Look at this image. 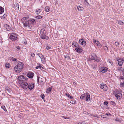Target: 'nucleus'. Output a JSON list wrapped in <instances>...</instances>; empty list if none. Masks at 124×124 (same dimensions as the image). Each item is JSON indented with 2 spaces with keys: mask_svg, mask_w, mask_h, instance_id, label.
I'll return each instance as SVG.
<instances>
[{
  "mask_svg": "<svg viewBox=\"0 0 124 124\" xmlns=\"http://www.w3.org/2000/svg\"><path fill=\"white\" fill-rule=\"evenodd\" d=\"M65 57L67 60H69L70 59V56L69 55H66L65 56Z\"/></svg>",
  "mask_w": 124,
  "mask_h": 124,
  "instance_id": "37",
  "label": "nucleus"
},
{
  "mask_svg": "<svg viewBox=\"0 0 124 124\" xmlns=\"http://www.w3.org/2000/svg\"><path fill=\"white\" fill-rule=\"evenodd\" d=\"M42 16L40 15H38L36 16V18L40 19L42 18Z\"/></svg>",
  "mask_w": 124,
  "mask_h": 124,
  "instance_id": "33",
  "label": "nucleus"
},
{
  "mask_svg": "<svg viewBox=\"0 0 124 124\" xmlns=\"http://www.w3.org/2000/svg\"><path fill=\"white\" fill-rule=\"evenodd\" d=\"M1 108L2 109L5 111H7V110L6 109L5 107L4 106H2L1 107Z\"/></svg>",
  "mask_w": 124,
  "mask_h": 124,
  "instance_id": "34",
  "label": "nucleus"
},
{
  "mask_svg": "<svg viewBox=\"0 0 124 124\" xmlns=\"http://www.w3.org/2000/svg\"><path fill=\"white\" fill-rule=\"evenodd\" d=\"M39 57L41 59L44 58V56L42 54H40V55Z\"/></svg>",
  "mask_w": 124,
  "mask_h": 124,
  "instance_id": "47",
  "label": "nucleus"
},
{
  "mask_svg": "<svg viewBox=\"0 0 124 124\" xmlns=\"http://www.w3.org/2000/svg\"><path fill=\"white\" fill-rule=\"evenodd\" d=\"M93 60H94L97 62L99 61V60L97 59V56L95 55H93Z\"/></svg>",
  "mask_w": 124,
  "mask_h": 124,
  "instance_id": "20",
  "label": "nucleus"
},
{
  "mask_svg": "<svg viewBox=\"0 0 124 124\" xmlns=\"http://www.w3.org/2000/svg\"><path fill=\"white\" fill-rule=\"evenodd\" d=\"M122 72H123V75L124 76V70H123L122 71Z\"/></svg>",
  "mask_w": 124,
  "mask_h": 124,
  "instance_id": "62",
  "label": "nucleus"
},
{
  "mask_svg": "<svg viewBox=\"0 0 124 124\" xmlns=\"http://www.w3.org/2000/svg\"><path fill=\"white\" fill-rule=\"evenodd\" d=\"M105 115H107L108 116H111V114L110 113H107Z\"/></svg>",
  "mask_w": 124,
  "mask_h": 124,
  "instance_id": "48",
  "label": "nucleus"
},
{
  "mask_svg": "<svg viewBox=\"0 0 124 124\" xmlns=\"http://www.w3.org/2000/svg\"><path fill=\"white\" fill-rule=\"evenodd\" d=\"M115 121H118V122H119L120 121L118 119V118H116L115 119Z\"/></svg>",
  "mask_w": 124,
  "mask_h": 124,
  "instance_id": "54",
  "label": "nucleus"
},
{
  "mask_svg": "<svg viewBox=\"0 0 124 124\" xmlns=\"http://www.w3.org/2000/svg\"><path fill=\"white\" fill-rule=\"evenodd\" d=\"M42 62L43 63H45V58L41 59Z\"/></svg>",
  "mask_w": 124,
  "mask_h": 124,
  "instance_id": "36",
  "label": "nucleus"
},
{
  "mask_svg": "<svg viewBox=\"0 0 124 124\" xmlns=\"http://www.w3.org/2000/svg\"><path fill=\"white\" fill-rule=\"evenodd\" d=\"M11 59L12 60V61H16L17 60V59L13 58V57L11 58Z\"/></svg>",
  "mask_w": 124,
  "mask_h": 124,
  "instance_id": "40",
  "label": "nucleus"
},
{
  "mask_svg": "<svg viewBox=\"0 0 124 124\" xmlns=\"http://www.w3.org/2000/svg\"><path fill=\"white\" fill-rule=\"evenodd\" d=\"M4 9L1 6H0V14H1L4 12Z\"/></svg>",
  "mask_w": 124,
  "mask_h": 124,
  "instance_id": "21",
  "label": "nucleus"
},
{
  "mask_svg": "<svg viewBox=\"0 0 124 124\" xmlns=\"http://www.w3.org/2000/svg\"><path fill=\"white\" fill-rule=\"evenodd\" d=\"M4 27L6 28L7 31H9L10 30L11 28L7 24H5L4 25Z\"/></svg>",
  "mask_w": 124,
  "mask_h": 124,
  "instance_id": "15",
  "label": "nucleus"
},
{
  "mask_svg": "<svg viewBox=\"0 0 124 124\" xmlns=\"http://www.w3.org/2000/svg\"><path fill=\"white\" fill-rule=\"evenodd\" d=\"M99 43H100V42L99 41H98L97 40L96 42L95 43V44L97 45Z\"/></svg>",
  "mask_w": 124,
  "mask_h": 124,
  "instance_id": "56",
  "label": "nucleus"
},
{
  "mask_svg": "<svg viewBox=\"0 0 124 124\" xmlns=\"http://www.w3.org/2000/svg\"><path fill=\"white\" fill-rule=\"evenodd\" d=\"M46 48L48 50L49 49H51V47H49L48 46H47Z\"/></svg>",
  "mask_w": 124,
  "mask_h": 124,
  "instance_id": "52",
  "label": "nucleus"
},
{
  "mask_svg": "<svg viewBox=\"0 0 124 124\" xmlns=\"http://www.w3.org/2000/svg\"><path fill=\"white\" fill-rule=\"evenodd\" d=\"M65 94L69 98L71 99L73 98V97L72 96H70L69 94L65 93Z\"/></svg>",
  "mask_w": 124,
  "mask_h": 124,
  "instance_id": "28",
  "label": "nucleus"
},
{
  "mask_svg": "<svg viewBox=\"0 0 124 124\" xmlns=\"http://www.w3.org/2000/svg\"><path fill=\"white\" fill-rule=\"evenodd\" d=\"M119 78L121 79H124V77L122 76H120L119 77Z\"/></svg>",
  "mask_w": 124,
  "mask_h": 124,
  "instance_id": "51",
  "label": "nucleus"
},
{
  "mask_svg": "<svg viewBox=\"0 0 124 124\" xmlns=\"http://www.w3.org/2000/svg\"><path fill=\"white\" fill-rule=\"evenodd\" d=\"M79 43L82 45L83 46H85L86 44V42L85 41H84L83 39H80L79 41Z\"/></svg>",
  "mask_w": 124,
  "mask_h": 124,
  "instance_id": "10",
  "label": "nucleus"
},
{
  "mask_svg": "<svg viewBox=\"0 0 124 124\" xmlns=\"http://www.w3.org/2000/svg\"><path fill=\"white\" fill-rule=\"evenodd\" d=\"M105 115H103L101 117H103V118H105Z\"/></svg>",
  "mask_w": 124,
  "mask_h": 124,
  "instance_id": "59",
  "label": "nucleus"
},
{
  "mask_svg": "<svg viewBox=\"0 0 124 124\" xmlns=\"http://www.w3.org/2000/svg\"><path fill=\"white\" fill-rule=\"evenodd\" d=\"M9 39L12 41L16 40L17 39V35L15 33H11Z\"/></svg>",
  "mask_w": 124,
  "mask_h": 124,
  "instance_id": "5",
  "label": "nucleus"
},
{
  "mask_svg": "<svg viewBox=\"0 0 124 124\" xmlns=\"http://www.w3.org/2000/svg\"><path fill=\"white\" fill-rule=\"evenodd\" d=\"M62 117L63 118L65 119H69L70 118L69 117H66L65 116H62Z\"/></svg>",
  "mask_w": 124,
  "mask_h": 124,
  "instance_id": "57",
  "label": "nucleus"
},
{
  "mask_svg": "<svg viewBox=\"0 0 124 124\" xmlns=\"http://www.w3.org/2000/svg\"><path fill=\"white\" fill-rule=\"evenodd\" d=\"M80 98L81 99L85 100V96L84 94H82L80 97Z\"/></svg>",
  "mask_w": 124,
  "mask_h": 124,
  "instance_id": "27",
  "label": "nucleus"
},
{
  "mask_svg": "<svg viewBox=\"0 0 124 124\" xmlns=\"http://www.w3.org/2000/svg\"><path fill=\"white\" fill-rule=\"evenodd\" d=\"M28 83L26 82H23L22 83L21 85L24 89H26L28 87Z\"/></svg>",
  "mask_w": 124,
  "mask_h": 124,
  "instance_id": "9",
  "label": "nucleus"
},
{
  "mask_svg": "<svg viewBox=\"0 0 124 124\" xmlns=\"http://www.w3.org/2000/svg\"><path fill=\"white\" fill-rule=\"evenodd\" d=\"M22 62H19L16 66L14 67V69L16 72L19 73L22 71L24 65Z\"/></svg>",
  "mask_w": 124,
  "mask_h": 124,
  "instance_id": "1",
  "label": "nucleus"
},
{
  "mask_svg": "<svg viewBox=\"0 0 124 124\" xmlns=\"http://www.w3.org/2000/svg\"><path fill=\"white\" fill-rule=\"evenodd\" d=\"M100 87L101 89H103L105 91H106L107 90V86L106 84H101L100 85Z\"/></svg>",
  "mask_w": 124,
  "mask_h": 124,
  "instance_id": "11",
  "label": "nucleus"
},
{
  "mask_svg": "<svg viewBox=\"0 0 124 124\" xmlns=\"http://www.w3.org/2000/svg\"><path fill=\"white\" fill-rule=\"evenodd\" d=\"M108 69L107 68L105 67H100L99 68V70L100 71L103 73L106 72Z\"/></svg>",
  "mask_w": 124,
  "mask_h": 124,
  "instance_id": "8",
  "label": "nucleus"
},
{
  "mask_svg": "<svg viewBox=\"0 0 124 124\" xmlns=\"http://www.w3.org/2000/svg\"><path fill=\"white\" fill-rule=\"evenodd\" d=\"M97 46L100 48H101L102 46L100 44V43H99L97 45Z\"/></svg>",
  "mask_w": 124,
  "mask_h": 124,
  "instance_id": "50",
  "label": "nucleus"
},
{
  "mask_svg": "<svg viewBox=\"0 0 124 124\" xmlns=\"http://www.w3.org/2000/svg\"><path fill=\"white\" fill-rule=\"evenodd\" d=\"M85 96V99L86 101H89L90 100V96L88 93H84Z\"/></svg>",
  "mask_w": 124,
  "mask_h": 124,
  "instance_id": "7",
  "label": "nucleus"
},
{
  "mask_svg": "<svg viewBox=\"0 0 124 124\" xmlns=\"http://www.w3.org/2000/svg\"><path fill=\"white\" fill-rule=\"evenodd\" d=\"M83 122H80L78 123V124H84Z\"/></svg>",
  "mask_w": 124,
  "mask_h": 124,
  "instance_id": "61",
  "label": "nucleus"
},
{
  "mask_svg": "<svg viewBox=\"0 0 124 124\" xmlns=\"http://www.w3.org/2000/svg\"><path fill=\"white\" fill-rule=\"evenodd\" d=\"M30 55L32 57H34L35 56V54L34 53H31L30 54Z\"/></svg>",
  "mask_w": 124,
  "mask_h": 124,
  "instance_id": "44",
  "label": "nucleus"
},
{
  "mask_svg": "<svg viewBox=\"0 0 124 124\" xmlns=\"http://www.w3.org/2000/svg\"><path fill=\"white\" fill-rule=\"evenodd\" d=\"M28 88L30 90H32L34 87V84L32 83H30L28 84Z\"/></svg>",
  "mask_w": 124,
  "mask_h": 124,
  "instance_id": "12",
  "label": "nucleus"
},
{
  "mask_svg": "<svg viewBox=\"0 0 124 124\" xmlns=\"http://www.w3.org/2000/svg\"><path fill=\"white\" fill-rule=\"evenodd\" d=\"M76 102V101L73 100H71L70 101V103L72 104H75Z\"/></svg>",
  "mask_w": 124,
  "mask_h": 124,
  "instance_id": "39",
  "label": "nucleus"
},
{
  "mask_svg": "<svg viewBox=\"0 0 124 124\" xmlns=\"http://www.w3.org/2000/svg\"><path fill=\"white\" fill-rule=\"evenodd\" d=\"M14 8L16 10H18L19 7L18 4V3H16L15 4Z\"/></svg>",
  "mask_w": 124,
  "mask_h": 124,
  "instance_id": "17",
  "label": "nucleus"
},
{
  "mask_svg": "<svg viewBox=\"0 0 124 124\" xmlns=\"http://www.w3.org/2000/svg\"><path fill=\"white\" fill-rule=\"evenodd\" d=\"M115 45L116 46H117L119 45V43L118 42H117V41L115 42Z\"/></svg>",
  "mask_w": 124,
  "mask_h": 124,
  "instance_id": "38",
  "label": "nucleus"
},
{
  "mask_svg": "<svg viewBox=\"0 0 124 124\" xmlns=\"http://www.w3.org/2000/svg\"><path fill=\"white\" fill-rule=\"evenodd\" d=\"M39 68L41 70H43V69H44V68L40 64V67Z\"/></svg>",
  "mask_w": 124,
  "mask_h": 124,
  "instance_id": "49",
  "label": "nucleus"
},
{
  "mask_svg": "<svg viewBox=\"0 0 124 124\" xmlns=\"http://www.w3.org/2000/svg\"><path fill=\"white\" fill-rule=\"evenodd\" d=\"M104 105H105L107 106H108V102L107 101L105 102H104Z\"/></svg>",
  "mask_w": 124,
  "mask_h": 124,
  "instance_id": "45",
  "label": "nucleus"
},
{
  "mask_svg": "<svg viewBox=\"0 0 124 124\" xmlns=\"http://www.w3.org/2000/svg\"><path fill=\"white\" fill-rule=\"evenodd\" d=\"M118 64L120 66H121L123 64V62L122 61H119L118 62Z\"/></svg>",
  "mask_w": 124,
  "mask_h": 124,
  "instance_id": "32",
  "label": "nucleus"
},
{
  "mask_svg": "<svg viewBox=\"0 0 124 124\" xmlns=\"http://www.w3.org/2000/svg\"><path fill=\"white\" fill-rule=\"evenodd\" d=\"M87 114L88 115H89V116H93V117H96V116H97L96 115H94L91 114H89V113H87Z\"/></svg>",
  "mask_w": 124,
  "mask_h": 124,
  "instance_id": "35",
  "label": "nucleus"
},
{
  "mask_svg": "<svg viewBox=\"0 0 124 124\" xmlns=\"http://www.w3.org/2000/svg\"><path fill=\"white\" fill-rule=\"evenodd\" d=\"M72 45H74L76 48L79 46L78 44L76 42H73L72 43Z\"/></svg>",
  "mask_w": 124,
  "mask_h": 124,
  "instance_id": "18",
  "label": "nucleus"
},
{
  "mask_svg": "<svg viewBox=\"0 0 124 124\" xmlns=\"http://www.w3.org/2000/svg\"><path fill=\"white\" fill-rule=\"evenodd\" d=\"M5 66L6 68H9L10 66V65L8 63H7L5 64Z\"/></svg>",
  "mask_w": 124,
  "mask_h": 124,
  "instance_id": "25",
  "label": "nucleus"
},
{
  "mask_svg": "<svg viewBox=\"0 0 124 124\" xmlns=\"http://www.w3.org/2000/svg\"><path fill=\"white\" fill-rule=\"evenodd\" d=\"M92 57H90L89 58V59L90 60H93V55H92Z\"/></svg>",
  "mask_w": 124,
  "mask_h": 124,
  "instance_id": "46",
  "label": "nucleus"
},
{
  "mask_svg": "<svg viewBox=\"0 0 124 124\" xmlns=\"http://www.w3.org/2000/svg\"><path fill=\"white\" fill-rule=\"evenodd\" d=\"M21 21L24 27H27L28 29H29V27H31V26H30L29 25L28 19L26 17H24L22 19Z\"/></svg>",
  "mask_w": 124,
  "mask_h": 124,
  "instance_id": "3",
  "label": "nucleus"
},
{
  "mask_svg": "<svg viewBox=\"0 0 124 124\" xmlns=\"http://www.w3.org/2000/svg\"><path fill=\"white\" fill-rule=\"evenodd\" d=\"M45 10L47 12L50 11V8L48 6H46L45 7Z\"/></svg>",
  "mask_w": 124,
  "mask_h": 124,
  "instance_id": "23",
  "label": "nucleus"
},
{
  "mask_svg": "<svg viewBox=\"0 0 124 124\" xmlns=\"http://www.w3.org/2000/svg\"><path fill=\"white\" fill-rule=\"evenodd\" d=\"M120 85H121L122 87L124 86V83H120Z\"/></svg>",
  "mask_w": 124,
  "mask_h": 124,
  "instance_id": "53",
  "label": "nucleus"
},
{
  "mask_svg": "<svg viewBox=\"0 0 124 124\" xmlns=\"http://www.w3.org/2000/svg\"><path fill=\"white\" fill-rule=\"evenodd\" d=\"M120 93L119 92L118 90L117 89H116L114 91L113 93L114 94L116 95V94H117L118 93Z\"/></svg>",
  "mask_w": 124,
  "mask_h": 124,
  "instance_id": "24",
  "label": "nucleus"
},
{
  "mask_svg": "<svg viewBox=\"0 0 124 124\" xmlns=\"http://www.w3.org/2000/svg\"><path fill=\"white\" fill-rule=\"evenodd\" d=\"M41 11V10L40 9L37 10L36 11V13L37 14H39Z\"/></svg>",
  "mask_w": 124,
  "mask_h": 124,
  "instance_id": "26",
  "label": "nucleus"
},
{
  "mask_svg": "<svg viewBox=\"0 0 124 124\" xmlns=\"http://www.w3.org/2000/svg\"><path fill=\"white\" fill-rule=\"evenodd\" d=\"M28 23H29V25L30 26H31V27H29V29H31V28L33 26L34 24H35V21L34 19L33 20H28Z\"/></svg>",
  "mask_w": 124,
  "mask_h": 124,
  "instance_id": "6",
  "label": "nucleus"
},
{
  "mask_svg": "<svg viewBox=\"0 0 124 124\" xmlns=\"http://www.w3.org/2000/svg\"><path fill=\"white\" fill-rule=\"evenodd\" d=\"M17 79L20 83L26 81L28 78L23 75H20L17 76Z\"/></svg>",
  "mask_w": 124,
  "mask_h": 124,
  "instance_id": "4",
  "label": "nucleus"
},
{
  "mask_svg": "<svg viewBox=\"0 0 124 124\" xmlns=\"http://www.w3.org/2000/svg\"><path fill=\"white\" fill-rule=\"evenodd\" d=\"M41 54L39 53H38L37 55L39 57L40 56Z\"/></svg>",
  "mask_w": 124,
  "mask_h": 124,
  "instance_id": "63",
  "label": "nucleus"
},
{
  "mask_svg": "<svg viewBox=\"0 0 124 124\" xmlns=\"http://www.w3.org/2000/svg\"><path fill=\"white\" fill-rule=\"evenodd\" d=\"M97 40H95L94 39H93V43H95V42H96V41Z\"/></svg>",
  "mask_w": 124,
  "mask_h": 124,
  "instance_id": "58",
  "label": "nucleus"
},
{
  "mask_svg": "<svg viewBox=\"0 0 124 124\" xmlns=\"http://www.w3.org/2000/svg\"><path fill=\"white\" fill-rule=\"evenodd\" d=\"M77 8L78 10L79 11H81L83 10V8L82 7H80V6H78Z\"/></svg>",
  "mask_w": 124,
  "mask_h": 124,
  "instance_id": "22",
  "label": "nucleus"
},
{
  "mask_svg": "<svg viewBox=\"0 0 124 124\" xmlns=\"http://www.w3.org/2000/svg\"><path fill=\"white\" fill-rule=\"evenodd\" d=\"M115 96L117 99H121L122 97V94L120 93H118L117 94H116L115 95Z\"/></svg>",
  "mask_w": 124,
  "mask_h": 124,
  "instance_id": "14",
  "label": "nucleus"
},
{
  "mask_svg": "<svg viewBox=\"0 0 124 124\" xmlns=\"http://www.w3.org/2000/svg\"><path fill=\"white\" fill-rule=\"evenodd\" d=\"M16 48L18 50H19L20 49V47L19 46H16Z\"/></svg>",
  "mask_w": 124,
  "mask_h": 124,
  "instance_id": "55",
  "label": "nucleus"
},
{
  "mask_svg": "<svg viewBox=\"0 0 124 124\" xmlns=\"http://www.w3.org/2000/svg\"><path fill=\"white\" fill-rule=\"evenodd\" d=\"M103 48L106 52H108V48L107 46H104L103 47Z\"/></svg>",
  "mask_w": 124,
  "mask_h": 124,
  "instance_id": "31",
  "label": "nucleus"
},
{
  "mask_svg": "<svg viewBox=\"0 0 124 124\" xmlns=\"http://www.w3.org/2000/svg\"><path fill=\"white\" fill-rule=\"evenodd\" d=\"M39 77H38V78L37 80V82H39Z\"/></svg>",
  "mask_w": 124,
  "mask_h": 124,
  "instance_id": "64",
  "label": "nucleus"
},
{
  "mask_svg": "<svg viewBox=\"0 0 124 124\" xmlns=\"http://www.w3.org/2000/svg\"><path fill=\"white\" fill-rule=\"evenodd\" d=\"M34 73L32 72H29L27 73V76L30 78H32L34 76Z\"/></svg>",
  "mask_w": 124,
  "mask_h": 124,
  "instance_id": "13",
  "label": "nucleus"
},
{
  "mask_svg": "<svg viewBox=\"0 0 124 124\" xmlns=\"http://www.w3.org/2000/svg\"><path fill=\"white\" fill-rule=\"evenodd\" d=\"M6 14H5L2 16L1 17V18L2 19H4L6 17Z\"/></svg>",
  "mask_w": 124,
  "mask_h": 124,
  "instance_id": "30",
  "label": "nucleus"
},
{
  "mask_svg": "<svg viewBox=\"0 0 124 124\" xmlns=\"http://www.w3.org/2000/svg\"><path fill=\"white\" fill-rule=\"evenodd\" d=\"M52 88L51 87H49L47 89V90L46 91V92L47 93H48L49 92H50L51 91Z\"/></svg>",
  "mask_w": 124,
  "mask_h": 124,
  "instance_id": "29",
  "label": "nucleus"
},
{
  "mask_svg": "<svg viewBox=\"0 0 124 124\" xmlns=\"http://www.w3.org/2000/svg\"><path fill=\"white\" fill-rule=\"evenodd\" d=\"M46 31L44 29H42L40 31V38L43 39H48L49 38L46 35Z\"/></svg>",
  "mask_w": 124,
  "mask_h": 124,
  "instance_id": "2",
  "label": "nucleus"
},
{
  "mask_svg": "<svg viewBox=\"0 0 124 124\" xmlns=\"http://www.w3.org/2000/svg\"><path fill=\"white\" fill-rule=\"evenodd\" d=\"M118 24L120 25H122L123 23V22L122 21H119L118 22Z\"/></svg>",
  "mask_w": 124,
  "mask_h": 124,
  "instance_id": "41",
  "label": "nucleus"
},
{
  "mask_svg": "<svg viewBox=\"0 0 124 124\" xmlns=\"http://www.w3.org/2000/svg\"><path fill=\"white\" fill-rule=\"evenodd\" d=\"M110 103L113 105H115V103L114 101H111L110 102Z\"/></svg>",
  "mask_w": 124,
  "mask_h": 124,
  "instance_id": "43",
  "label": "nucleus"
},
{
  "mask_svg": "<svg viewBox=\"0 0 124 124\" xmlns=\"http://www.w3.org/2000/svg\"><path fill=\"white\" fill-rule=\"evenodd\" d=\"M5 89L6 91H8V93H9L11 92L10 89L8 87H6L5 88Z\"/></svg>",
  "mask_w": 124,
  "mask_h": 124,
  "instance_id": "19",
  "label": "nucleus"
},
{
  "mask_svg": "<svg viewBox=\"0 0 124 124\" xmlns=\"http://www.w3.org/2000/svg\"><path fill=\"white\" fill-rule=\"evenodd\" d=\"M75 50L78 53H81L82 51V48H80V46H79V47L76 48L75 49Z\"/></svg>",
  "mask_w": 124,
  "mask_h": 124,
  "instance_id": "16",
  "label": "nucleus"
},
{
  "mask_svg": "<svg viewBox=\"0 0 124 124\" xmlns=\"http://www.w3.org/2000/svg\"><path fill=\"white\" fill-rule=\"evenodd\" d=\"M40 96H41V98H42L43 99H44L45 96L44 95V94H41V95Z\"/></svg>",
  "mask_w": 124,
  "mask_h": 124,
  "instance_id": "42",
  "label": "nucleus"
},
{
  "mask_svg": "<svg viewBox=\"0 0 124 124\" xmlns=\"http://www.w3.org/2000/svg\"><path fill=\"white\" fill-rule=\"evenodd\" d=\"M39 65H40V64H39ZM39 67H40V65H39V66H37L36 67H35V68L36 69H38L39 68Z\"/></svg>",
  "mask_w": 124,
  "mask_h": 124,
  "instance_id": "60",
  "label": "nucleus"
}]
</instances>
